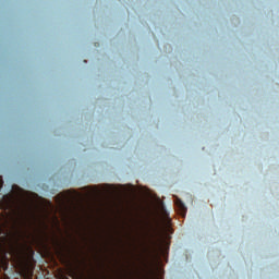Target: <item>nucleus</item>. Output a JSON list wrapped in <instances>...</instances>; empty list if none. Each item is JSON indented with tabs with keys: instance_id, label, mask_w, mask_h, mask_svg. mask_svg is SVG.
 <instances>
[{
	"instance_id": "1",
	"label": "nucleus",
	"mask_w": 279,
	"mask_h": 279,
	"mask_svg": "<svg viewBox=\"0 0 279 279\" xmlns=\"http://www.w3.org/2000/svg\"><path fill=\"white\" fill-rule=\"evenodd\" d=\"M174 204L181 215H186V205L180 198H175Z\"/></svg>"
},
{
	"instance_id": "2",
	"label": "nucleus",
	"mask_w": 279,
	"mask_h": 279,
	"mask_svg": "<svg viewBox=\"0 0 279 279\" xmlns=\"http://www.w3.org/2000/svg\"><path fill=\"white\" fill-rule=\"evenodd\" d=\"M3 189V179L0 178V191Z\"/></svg>"
}]
</instances>
